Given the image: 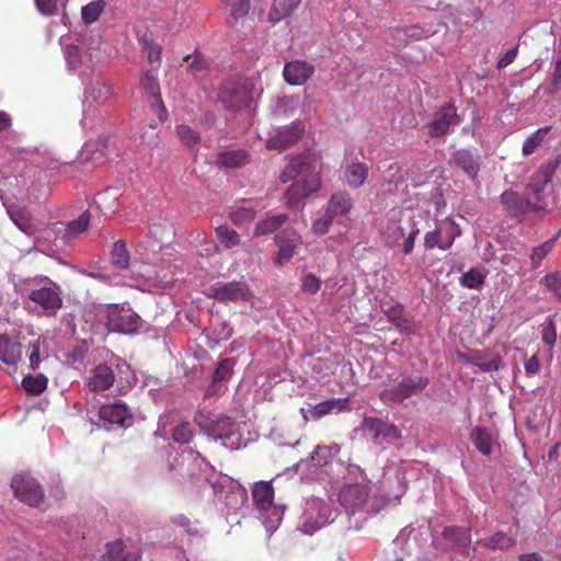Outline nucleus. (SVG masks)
I'll return each instance as SVG.
<instances>
[{"label": "nucleus", "instance_id": "nucleus-26", "mask_svg": "<svg viewBox=\"0 0 561 561\" xmlns=\"http://www.w3.org/2000/svg\"><path fill=\"white\" fill-rule=\"evenodd\" d=\"M470 440L479 453L489 456L493 451L497 437L491 430L476 426L470 433Z\"/></svg>", "mask_w": 561, "mask_h": 561}, {"label": "nucleus", "instance_id": "nucleus-53", "mask_svg": "<svg viewBox=\"0 0 561 561\" xmlns=\"http://www.w3.org/2000/svg\"><path fill=\"white\" fill-rule=\"evenodd\" d=\"M300 101L295 95H284L278 98L275 106V111L278 114L289 115L295 113L299 107Z\"/></svg>", "mask_w": 561, "mask_h": 561}, {"label": "nucleus", "instance_id": "nucleus-11", "mask_svg": "<svg viewBox=\"0 0 561 561\" xmlns=\"http://www.w3.org/2000/svg\"><path fill=\"white\" fill-rule=\"evenodd\" d=\"M208 297L220 302L248 301L252 297L249 286L243 282H229L225 284H216L208 288Z\"/></svg>", "mask_w": 561, "mask_h": 561}, {"label": "nucleus", "instance_id": "nucleus-54", "mask_svg": "<svg viewBox=\"0 0 561 561\" xmlns=\"http://www.w3.org/2000/svg\"><path fill=\"white\" fill-rule=\"evenodd\" d=\"M485 280V276L476 268L469 270L460 277V284L470 289L480 288Z\"/></svg>", "mask_w": 561, "mask_h": 561}, {"label": "nucleus", "instance_id": "nucleus-59", "mask_svg": "<svg viewBox=\"0 0 561 561\" xmlns=\"http://www.w3.org/2000/svg\"><path fill=\"white\" fill-rule=\"evenodd\" d=\"M383 183L389 185H398L404 181V174L402 172L401 167L398 163H392L389 168L383 172L382 175Z\"/></svg>", "mask_w": 561, "mask_h": 561}, {"label": "nucleus", "instance_id": "nucleus-8", "mask_svg": "<svg viewBox=\"0 0 561 561\" xmlns=\"http://www.w3.org/2000/svg\"><path fill=\"white\" fill-rule=\"evenodd\" d=\"M370 488L368 483H354L344 485L339 494L340 504L347 514L362 512L368 504Z\"/></svg>", "mask_w": 561, "mask_h": 561}, {"label": "nucleus", "instance_id": "nucleus-64", "mask_svg": "<svg viewBox=\"0 0 561 561\" xmlns=\"http://www.w3.org/2000/svg\"><path fill=\"white\" fill-rule=\"evenodd\" d=\"M547 289L554 295L561 290V272L547 274L540 282Z\"/></svg>", "mask_w": 561, "mask_h": 561}, {"label": "nucleus", "instance_id": "nucleus-3", "mask_svg": "<svg viewBox=\"0 0 561 561\" xmlns=\"http://www.w3.org/2000/svg\"><path fill=\"white\" fill-rule=\"evenodd\" d=\"M112 96V88L100 80L92 81L85 89L83 101V117L81 124L84 128H93L94 123L102 121L100 107Z\"/></svg>", "mask_w": 561, "mask_h": 561}, {"label": "nucleus", "instance_id": "nucleus-60", "mask_svg": "<svg viewBox=\"0 0 561 561\" xmlns=\"http://www.w3.org/2000/svg\"><path fill=\"white\" fill-rule=\"evenodd\" d=\"M333 220L334 218L323 209L322 216L312 221V232L317 236L325 234L329 231Z\"/></svg>", "mask_w": 561, "mask_h": 561}, {"label": "nucleus", "instance_id": "nucleus-39", "mask_svg": "<svg viewBox=\"0 0 561 561\" xmlns=\"http://www.w3.org/2000/svg\"><path fill=\"white\" fill-rule=\"evenodd\" d=\"M469 363L479 367L482 371L492 373L501 368L503 360L500 355L478 354L469 359Z\"/></svg>", "mask_w": 561, "mask_h": 561}, {"label": "nucleus", "instance_id": "nucleus-22", "mask_svg": "<svg viewBox=\"0 0 561 561\" xmlns=\"http://www.w3.org/2000/svg\"><path fill=\"white\" fill-rule=\"evenodd\" d=\"M314 72V67L302 60L287 62L283 70L286 82L291 85L304 84Z\"/></svg>", "mask_w": 561, "mask_h": 561}, {"label": "nucleus", "instance_id": "nucleus-12", "mask_svg": "<svg viewBox=\"0 0 561 561\" xmlns=\"http://www.w3.org/2000/svg\"><path fill=\"white\" fill-rule=\"evenodd\" d=\"M557 169V164L554 162H549L541 165L538 171H536L529 181L528 191L529 194H533V203L535 210H546L548 204L543 201L540 195L546 185L551 181L552 175L554 174Z\"/></svg>", "mask_w": 561, "mask_h": 561}, {"label": "nucleus", "instance_id": "nucleus-13", "mask_svg": "<svg viewBox=\"0 0 561 561\" xmlns=\"http://www.w3.org/2000/svg\"><path fill=\"white\" fill-rule=\"evenodd\" d=\"M379 483V490L388 502H399L407 491L405 477L401 467L397 469L388 468Z\"/></svg>", "mask_w": 561, "mask_h": 561}, {"label": "nucleus", "instance_id": "nucleus-63", "mask_svg": "<svg viewBox=\"0 0 561 561\" xmlns=\"http://www.w3.org/2000/svg\"><path fill=\"white\" fill-rule=\"evenodd\" d=\"M321 279L312 273H308L301 280V290L305 294L312 295L320 289Z\"/></svg>", "mask_w": 561, "mask_h": 561}, {"label": "nucleus", "instance_id": "nucleus-47", "mask_svg": "<svg viewBox=\"0 0 561 561\" xmlns=\"http://www.w3.org/2000/svg\"><path fill=\"white\" fill-rule=\"evenodd\" d=\"M90 225L89 210L83 211L77 219L69 221L66 226V236L73 238L84 232Z\"/></svg>", "mask_w": 561, "mask_h": 561}, {"label": "nucleus", "instance_id": "nucleus-14", "mask_svg": "<svg viewBox=\"0 0 561 561\" xmlns=\"http://www.w3.org/2000/svg\"><path fill=\"white\" fill-rule=\"evenodd\" d=\"M419 233L420 230L413 220H409L404 225L393 222L387 228L388 241L392 244H399L400 241H403L402 245L404 254H410L413 251L415 238Z\"/></svg>", "mask_w": 561, "mask_h": 561}, {"label": "nucleus", "instance_id": "nucleus-23", "mask_svg": "<svg viewBox=\"0 0 561 561\" xmlns=\"http://www.w3.org/2000/svg\"><path fill=\"white\" fill-rule=\"evenodd\" d=\"M99 415L102 420L111 423L125 426L130 423L131 413L127 404L121 400L111 403L103 404L99 410Z\"/></svg>", "mask_w": 561, "mask_h": 561}, {"label": "nucleus", "instance_id": "nucleus-32", "mask_svg": "<svg viewBox=\"0 0 561 561\" xmlns=\"http://www.w3.org/2000/svg\"><path fill=\"white\" fill-rule=\"evenodd\" d=\"M344 178L350 187L358 188L368 178V167L363 162H353L346 165Z\"/></svg>", "mask_w": 561, "mask_h": 561}, {"label": "nucleus", "instance_id": "nucleus-62", "mask_svg": "<svg viewBox=\"0 0 561 561\" xmlns=\"http://www.w3.org/2000/svg\"><path fill=\"white\" fill-rule=\"evenodd\" d=\"M193 436L190 423L182 422L175 426L172 433L174 442L179 444H187Z\"/></svg>", "mask_w": 561, "mask_h": 561}, {"label": "nucleus", "instance_id": "nucleus-46", "mask_svg": "<svg viewBox=\"0 0 561 561\" xmlns=\"http://www.w3.org/2000/svg\"><path fill=\"white\" fill-rule=\"evenodd\" d=\"M343 407L342 400H328L320 402L313 407H311L308 410V414L312 419H320L329 413H331L333 410H341Z\"/></svg>", "mask_w": 561, "mask_h": 561}, {"label": "nucleus", "instance_id": "nucleus-15", "mask_svg": "<svg viewBox=\"0 0 561 561\" xmlns=\"http://www.w3.org/2000/svg\"><path fill=\"white\" fill-rule=\"evenodd\" d=\"M461 122L456 107L451 104L440 107L428 124V134L431 137H439L450 131L451 127Z\"/></svg>", "mask_w": 561, "mask_h": 561}, {"label": "nucleus", "instance_id": "nucleus-43", "mask_svg": "<svg viewBox=\"0 0 561 561\" xmlns=\"http://www.w3.org/2000/svg\"><path fill=\"white\" fill-rule=\"evenodd\" d=\"M440 227L443 230L444 244L442 245V250L446 251L450 249L455 240L461 236V229L459 225L450 217L445 218L440 222Z\"/></svg>", "mask_w": 561, "mask_h": 561}, {"label": "nucleus", "instance_id": "nucleus-51", "mask_svg": "<svg viewBox=\"0 0 561 561\" xmlns=\"http://www.w3.org/2000/svg\"><path fill=\"white\" fill-rule=\"evenodd\" d=\"M176 134L180 140L190 149H193L196 145L201 142L199 134L190 126L180 125L176 128Z\"/></svg>", "mask_w": 561, "mask_h": 561}, {"label": "nucleus", "instance_id": "nucleus-29", "mask_svg": "<svg viewBox=\"0 0 561 561\" xmlns=\"http://www.w3.org/2000/svg\"><path fill=\"white\" fill-rule=\"evenodd\" d=\"M250 162L248 151L243 149H233L220 151L216 156L215 163L220 168H241Z\"/></svg>", "mask_w": 561, "mask_h": 561}, {"label": "nucleus", "instance_id": "nucleus-17", "mask_svg": "<svg viewBox=\"0 0 561 561\" xmlns=\"http://www.w3.org/2000/svg\"><path fill=\"white\" fill-rule=\"evenodd\" d=\"M304 127L300 123L279 128L275 135L267 139L266 147L271 150H284L295 144L302 135Z\"/></svg>", "mask_w": 561, "mask_h": 561}, {"label": "nucleus", "instance_id": "nucleus-57", "mask_svg": "<svg viewBox=\"0 0 561 561\" xmlns=\"http://www.w3.org/2000/svg\"><path fill=\"white\" fill-rule=\"evenodd\" d=\"M443 230L444 228L439 225L434 230L425 233L424 248L426 250H433L434 248L442 250V245L444 244Z\"/></svg>", "mask_w": 561, "mask_h": 561}, {"label": "nucleus", "instance_id": "nucleus-28", "mask_svg": "<svg viewBox=\"0 0 561 561\" xmlns=\"http://www.w3.org/2000/svg\"><path fill=\"white\" fill-rule=\"evenodd\" d=\"M501 203L512 214L519 215L534 209V203L530 198H523L516 192L505 191L501 195Z\"/></svg>", "mask_w": 561, "mask_h": 561}, {"label": "nucleus", "instance_id": "nucleus-50", "mask_svg": "<svg viewBox=\"0 0 561 561\" xmlns=\"http://www.w3.org/2000/svg\"><path fill=\"white\" fill-rule=\"evenodd\" d=\"M37 10L47 16L57 15L66 7L67 0H34Z\"/></svg>", "mask_w": 561, "mask_h": 561}, {"label": "nucleus", "instance_id": "nucleus-6", "mask_svg": "<svg viewBox=\"0 0 561 561\" xmlns=\"http://www.w3.org/2000/svg\"><path fill=\"white\" fill-rule=\"evenodd\" d=\"M430 383L425 376L404 377L397 386L383 389L379 398L385 403H401L405 399L420 394Z\"/></svg>", "mask_w": 561, "mask_h": 561}, {"label": "nucleus", "instance_id": "nucleus-18", "mask_svg": "<svg viewBox=\"0 0 561 561\" xmlns=\"http://www.w3.org/2000/svg\"><path fill=\"white\" fill-rule=\"evenodd\" d=\"M4 207L8 216L20 231L28 237H32L37 232V226L26 207L19 204L7 203H4Z\"/></svg>", "mask_w": 561, "mask_h": 561}, {"label": "nucleus", "instance_id": "nucleus-48", "mask_svg": "<svg viewBox=\"0 0 561 561\" xmlns=\"http://www.w3.org/2000/svg\"><path fill=\"white\" fill-rule=\"evenodd\" d=\"M216 236L220 243L227 249H230L240 243V237L238 232L225 225L216 228Z\"/></svg>", "mask_w": 561, "mask_h": 561}, {"label": "nucleus", "instance_id": "nucleus-42", "mask_svg": "<svg viewBox=\"0 0 561 561\" xmlns=\"http://www.w3.org/2000/svg\"><path fill=\"white\" fill-rule=\"evenodd\" d=\"M340 451L337 444L330 446H317L311 454L312 465L316 467H322L327 465L335 455Z\"/></svg>", "mask_w": 561, "mask_h": 561}, {"label": "nucleus", "instance_id": "nucleus-9", "mask_svg": "<svg viewBox=\"0 0 561 561\" xmlns=\"http://www.w3.org/2000/svg\"><path fill=\"white\" fill-rule=\"evenodd\" d=\"M11 488L15 496L30 506L36 507L44 501V492L41 485L31 476H14L11 481Z\"/></svg>", "mask_w": 561, "mask_h": 561}, {"label": "nucleus", "instance_id": "nucleus-58", "mask_svg": "<svg viewBox=\"0 0 561 561\" xmlns=\"http://www.w3.org/2000/svg\"><path fill=\"white\" fill-rule=\"evenodd\" d=\"M227 5L230 7L231 15L237 20L245 16L251 8L254 0H222Z\"/></svg>", "mask_w": 561, "mask_h": 561}, {"label": "nucleus", "instance_id": "nucleus-24", "mask_svg": "<svg viewBox=\"0 0 561 561\" xmlns=\"http://www.w3.org/2000/svg\"><path fill=\"white\" fill-rule=\"evenodd\" d=\"M437 28L433 26L410 25L404 28H397L392 39L393 45H405L409 41H420L435 34Z\"/></svg>", "mask_w": 561, "mask_h": 561}, {"label": "nucleus", "instance_id": "nucleus-40", "mask_svg": "<svg viewBox=\"0 0 561 561\" xmlns=\"http://www.w3.org/2000/svg\"><path fill=\"white\" fill-rule=\"evenodd\" d=\"M111 260L115 267L127 270L130 263V255L124 240H118L113 244Z\"/></svg>", "mask_w": 561, "mask_h": 561}, {"label": "nucleus", "instance_id": "nucleus-61", "mask_svg": "<svg viewBox=\"0 0 561 561\" xmlns=\"http://www.w3.org/2000/svg\"><path fill=\"white\" fill-rule=\"evenodd\" d=\"M233 360L230 358L222 359L216 370L214 371L213 378L215 382H221L230 378L232 368H233Z\"/></svg>", "mask_w": 561, "mask_h": 561}, {"label": "nucleus", "instance_id": "nucleus-20", "mask_svg": "<svg viewBox=\"0 0 561 561\" xmlns=\"http://www.w3.org/2000/svg\"><path fill=\"white\" fill-rule=\"evenodd\" d=\"M450 163L461 169L470 179H474L481 168V156L470 149H459L451 154Z\"/></svg>", "mask_w": 561, "mask_h": 561}, {"label": "nucleus", "instance_id": "nucleus-2", "mask_svg": "<svg viewBox=\"0 0 561 561\" xmlns=\"http://www.w3.org/2000/svg\"><path fill=\"white\" fill-rule=\"evenodd\" d=\"M194 420L207 436L215 440H222L224 447L230 450L240 448L239 426L232 417L209 412H197Z\"/></svg>", "mask_w": 561, "mask_h": 561}, {"label": "nucleus", "instance_id": "nucleus-27", "mask_svg": "<svg viewBox=\"0 0 561 561\" xmlns=\"http://www.w3.org/2000/svg\"><path fill=\"white\" fill-rule=\"evenodd\" d=\"M112 327L122 333H133L138 329L139 318L130 310L113 309L110 313Z\"/></svg>", "mask_w": 561, "mask_h": 561}, {"label": "nucleus", "instance_id": "nucleus-35", "mask_svg": "<svg viewBox=\"0 0 561 561\" xmlns=\"http://www.w3.org/2000/svg\"><path fill=\"white\" fill-rule=\"evenodd\" d=\"M253 501L259 510L266 511L272 507L274 490L267 482H259L252 492Z\"/></svg>", "mask_w": 561, "mask_h": 561}, {"label": "nucleus", "instance_id": "nucleus-52", "mask_svg": "<svg viewBox=\"0 0 561 561\" xmlns=\"http://www.w3.org/2000/svg\"><path fill=\"white\" fill-rule=\"evenodd\" d=\"M254 217L255 209L252 205L240 206L230 214L231 221L238 226L252 221Z\"/></svg>", "mask_w": 561, "mask_h": 561}, {"label": "nucleus", "instance_id": "nucleus-38", "mask_svg": "<svg viewBox=\"0 0 561 561\" xmlns=\"http://www.w3.org/2000/svg\"><path fill=\"white\" fill-rule=\"evenodd\" d=\"M287 215L278 214L261 220L254 228V236L260 237L270 234L280 228L287 221Z\"/></svg>", "mask_w": 561, "mask_h": 561}, {"label": "nucleus", "instance_id": "nucleus-45", "mask_svg": "<svg viewBox=\"0 0 561 561\" xmlns=\"http://www.w3.org/2000/svg\"><path fill=\"white\" fill-rule=\"evenodd\" d=\"M550 128V126L538 128L527 137L523 145V154L525 157L530 156L540 146Z\"/></svg>", "mask_w": 561, "mask_h": 561}, {"label": "nucleus", "instance_id": "nucleus-37", "mask_svg": "<svg viewBox=\"0 0 561 561\" xmlns=\"http://www.w3.org/2000/svg\"><path fill=\"white\" fill-rule=\"evenodd\" d=\"M443 537L458 548H467L471 542L470 529L458 526L446 527Z\"/></svg>", "mask_w": 561, "mask_h": 561}, {"label": "nucleus", "instance_id": "nucleus-10", "mask_svg": "<svg viewBox=\"0 0 561 561\" xmlns=\"http://www.w3.org/2000/svg\"><path fill=\"white\" fill-rule=\"evenodd\" d=\"M363 431L375 445L382 448L385 445L401 437V432L396 425L374 417L364 420Z\"/></svg>", "mask_w": 561, "mask_h": 561}, {"label": "nucleus", "instance_id": "nucleus-19", "mask_svg": "<svg viewBox=\"0 0 561 561\" xmlns=\"http://www.w3.org/2000/svg\"><path fill=\"white\" fill-rule=\"evenodd\" d=\"M141 87L148 94L149 103L152 111L158 114V117L161 122L167 121L168 113L160 98V85L156 76H153L150 72H147L141 79Z\"/></svg>", "mask_w": 561, "mask_h": 561}, {"label": "nucleus", "instance_id": "nucleus-55", "mask_svg": "<svg viewBox=\"0 0 561 561\" xmlns=\"http://www.w3.org/2000/svg\"><path fill=\"white\" fill-rule=\"evenodd\" d=\"M553 247L554 239H550L533 250L530 255L533 268H537L541 264L543 259L552 251Z\"/></svg>", "mask_w": 561, "mask_h": 561}, {"label": "nucleus", "instance_id": "nucleus-4", "mask_svg": "<svg viewBox=\"0 0 561 561\" xmlns=\"http://www.w3.org/2000/svg\"><path fill=\"white\" fill-rule=\"evenodd\" d=\"M254 93L252 80L236 78L224 82L219 91V100L225 108L240 111L250 105Z\"/></svg>", "mask_w": 561, "mask_h": 561}, {"label": "nucleus", "instance_id": "nucleus-7", "mask_svg": "<svg viewBox=\"0 0 561 561\" xmlns=\"http://www.w3.org/2000/svg\"><path fill=\"white\" fill-rule=\"evenodd\" d=\"M28 298L38 305L47 314H55L62 306L59 285L48 278L42 279L39 287L31 289Z\"/></svg>", "mask_w": 561, "mask_h": 561}, {"label": "nucleus", "instance_id": "nucleus-34", "mask_svg": "<svg viewBox=\"0 0 561 561\" xmlns=\"http://www.w3.org/2000/svg\"><path fill=\"white\" fill-rule=\"evenodd\" d=\"M65 58L71 71L81 73L83 68H90V58L83 55L81 49L77 45L66 46Z\"/></svg>", "mask_w": 561, "mask_h": 561}, {"label": "nucleus", "instance_id": "nucleus-56", "mask_svg": "<svg viewBox=\"0 0 561 561\" xmlns=\"http://www.w3.org/2000/svg\"><path fill=\"white\" fill-rule=\"evenodd\" d=\"M124 554V542L116 540L106 545V551L101 557V561H121Z\"/></svg>", "mask_w": 561, "mask_h": 561}, {"label": "nucleus", "instance_id": "nucleus-36", "mask_svg": "<svg viewBox=\"0 0 561 561\" xmlns=\"http://www.w3.org/2000/svg\"><path fill=\"white\" fill-rule=\"evenodd\" d=\"M389 320L403 333L414 334L415 324L403 313L402 306L398 305L387 311Z\"/></svg>", "mask_w": 561, "mask_h": 561}, {"label": "nucleus", "instance_id": "nucleus-31", "mask_svg": "<svg viewBox=\"0 0 561 561\" xmlns=\"http://www.w3.org/2000/svg\"><path fill=\"white\" fill-rule=\"evenodd\" d=\"M301 1L302 0H274L268 13L270 22L275 24L288 18L297 10Z\"/></svg>", "mask_w": 561, "mask_h": 561}, {"label": "nucleus", "instance_id": "nucleus-44", "mask_svg": "<svg viewBox=\"0 0 561 561\" xmlns=\"http://www.w3.org/2000/svg\"><path fill=\"white\" fill-rule=\"evenodd\" d=\"M105 5L106 3L104 0H93L88 4L83 5L81 9L82 21L85 24L94 23L95 21H98V19L104 11Z\"/></svg>", "mask_w": 561, "mask_h": 561}, {"label": "nucleus", "instance_id": "nucleus-33", "mask_svg": "<svg viewBox=\"0 0 561 561\" xmlns=\"http://www.w3.org/2000/svg\"><path fill=\"white\" fill-rule=\"evenodd\" d=\"M21 356V345L5 335H0V360L7 365H16Z\"/></svg>", "mask_w": 561, "mask_h": 561}, {"label": "nucleus", "instance_id": "nucleus-1", "mask_svg": "<svg viewBox=\"0 0 561 561\" xmlns=\"http://www.w3.org/2000/svg\"><path fill=\"white\" fill-rule=\"evenodd\" d=\"M282 183L294 181L284 193V202L289 207L298 206L308 196L321 187V178L314 172L309 156L300 154L291 158L279 175Z\"/></svg>", "mask_w": 561, "mask_h": 561}, {"label": "nucleus", "instance_id": "nucleus-49", "mask_svg": "<svg viewBox=\"0 0 561 561\" xmlns=\"http://www.w3.org/2000/svg\"><path fill=\"white\" fill-rule=\"evenodd\" d=\"M515 545V540L503 531L495 533L484 543L485 547L493 550H506Z\"/></svg>", "mask_w": 561, "mask_h": 561}, {"label": "nucleus", "instance_id": "nucleus-21", "mask_svg": "<svg viewBox=\"0 0 561 561\" xmlns=\"http://www.w3.org/2000/svg\"><path fill=\"white\" fill-rule=\"evenodd\" d=\"M115 377L111 365L100 364L91 370L87 378V386L94 392L104 391L113 386Z\"/></svg>", "mask_w": 561, "mask_h": 561}, {"label": "nucleus", "instance_id": "nucleus-25", "mask_svg": "<svg viewBox=\"0 0 561 561\" xmlns=\"http://www.w3.org/2000/svg\"><path fill=\"white\" fill-rule=\"evenodd\" d=\"M353 208V199L348 193L344 191L335 192L331 195L323 209L334 219L336 217L347 216Z\"/></svg>", "mask_w": 561, "mask_h": 561}, {"label": "nucleus", "instance_id": "nucleus-16", "mask_svg": "<svg viewBox=\"0 0 561 561\" xmlns=\"http://www.w3.org/2000/svg\"><path fill=\"white\" fill-rule=\"evenodd\" d=\"M224 482L226 485L222 483H214L213 488L216 493H226L224 502L228 512L237 513L248 500L247 490L234 481L225 479Z\"/></svg>", "mask_w": 561, "mask_h": 561}, {"label": "nucleus", "instance_id": "nucleus-41", "mask_svg": "<svg viewBox=\"0 0 561 561\" xmlns=\"http://www.w3.org/2000/svg\"><path fill=\"white\" fill-rule=\"evenodd\" d=\"M48 379L44 374L27 375L22 379V387L33 396L41 394L47 388Z\"/></svg>", "mask_w": 561, "mask_h": 561}, {"label": "nucleus", "instance_id": "nucleus-30", "mask_svg": "<svg viewBox=\"0 0 561 561\" xmlns=\"http://www.w3.org/2000/svg\"><path fill=\"white\" fill-rule=\"evenodd\" d=\"M275 241L278 245L276 263L280 265L295 255L296 248L300 242V236L296 232H290L287 237L277 236Z\"/></svg>", "mask_w": 561, "mask_h": 561}, {"label": "nucleus", "instance_id": "nucleus-5", "mask_svg": "<svg viewBox=\"0 0 561 561\" xmlns=\"http://www.w3.org/2000/svg\"><path fill=\"white\" fill-rule=\"evenodd\" d=\"M336 515V510H333L325 501L320 499L310 500L306 504L300 529L304 534L312 535L318 529L331 524Z\"/></svg>", "mask_w": 561, "mask_h": 561}]
</instances>
